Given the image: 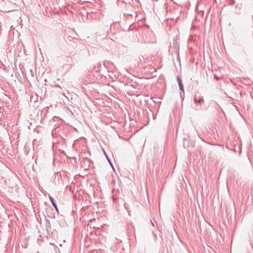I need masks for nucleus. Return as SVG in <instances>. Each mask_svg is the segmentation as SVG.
Returning <instances> with one entry per match:
<instances>
[{
    "instance_id": "obj_1",
    "label": "nucleus",
    "mask_w": 253,
    "mask_h": 253,
    "mask_svg": "<svg viewBox=\"0 0 253 253\" xmlns=\"http://www.w3.org/2000/svg\"><path fill=\"white\" fill-rule=\"evenodd\" d=\"M177 80L178 81V85L179 86L180 90H181L182 92V93L180 92V94L181 98L182 100H183L184 99V95H182V93L183 94L184 93L183 85L182 83L181 80H180V78L178 76L177 77Z\"/></svg>"
},
{
    "instance_id": "obj_5",
    "label": "nucleus",
    "mask_w": 253,
    "mask_h": 253,
    "mask_svg": "<svg viewBox=\"0 0 253 253\" xmlns=\"http://www.w3.org/2000/svg\"><path fill=\"white\" fill-rule=\"evenodd\" d=\"M151 224L152 225V226H154V223L152 222V221L151 220Z\"/></svg>"
},
{
    "instance_id": "obj_2",
    "label": "nucleus",
    "mask_w": 253,
    "mask_h": 253,
    "mask_svg": "<svg viewBox=\"0 0 253 253\" xmlns=\"http://www.w3.org/2000/svg\"><path fill=\"white\" fill-rule=\"evenodd\" d=\"M49 198L50 201L52 206L54 207V208L55 209L56 211L58 212H59L57 206L56 204L55 203V202L54 201V198L53 197H52L51 196H49Z\"/></svg>"
},
{
    "instance_id": "obj_4",
    "label": "nucleus",
    "mask_w": 253,
    "mask_h": 253,
    "mask_svg": "<svg viewBox=\"0 0 253 253\" xmlns=\"http://www.w3.org/2000/svg\"><path fill=\"white\" fill-rule=\"evenodd\" d=\"M214 78L216 80L218 81V80H221V77H218V76H217L216 75H214Z\"/></svg>"
},
{
    "instance_id": "obj_3",
    "label": "nucleus",
    "mask_w": 253,
    "mask_h": 253,
    "mask_svg": "<svg viewBox=\"0 0 253 253\" xmlns=\"http://www.w3.org/2000/svg\"><path fill=\"white\" fill-rule=\"evenodd\" d=\"M194 102L196 104H201L204 102V100L203 98V97H201L199 99H197L195 96L194 98Z\"/></svg>"
},
{
    "instance_id": "obj_6",
    "label": "nucleus",
    "mask_w": 253,
    "mask_h": 253,
    "mask_svg": "<svg viewBox=\"0 0 253 253\" xmlns=\"http://www.w3.org/2000/svg\"><path fill=\"white\" fill-rule=\"evenodd\" d=\"M126 14H127V15H130V16H132V14H131L127 13Z\"/></svg>"
}]
</instances>
